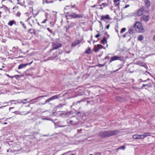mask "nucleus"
Wrapping results in <instances>:
<instances>
[{"label":"nucleus","mask_w":155,"mask_h":155,"mask_svg":"<svg viewBox=\"0 0 155 155\" xmlns=\"http://www.w3.org/2000/svg\"><path fill=\"white\" fill-rule=\"evenodd\" d=\"M118 130H108L105 131H101L99 133V136L101 137H105L114 135L119 133Z\"/></svg>","instance_id":"obj_1"},{"label":"nucleus","mask_w":155,"mask_h":155,"mask_svg":"<svg viewBox=\"0 0 155 155\" xmlns=\"http://www.w3.org/2000/svg\"><path fill=\"white\" fill-rule=\"evenodd\" d=\"M135 29L136 31L138 32H143L144 31V29L142 24L140 22H137L134 25Z\"/></svg>","instance_id":"obj_2"},{"label":"nucleus","mask_w":155,"mask_h":155,"mask_svg":"<svg viewBox=\"0 0 155 155\" xmlns=\"http://www.w3.org/2000/svg\"><path fill=\"white\" fill-rule=\"evenodd\" d=\"M1 4L2 6H5L9 7H12L13 3L11 0H3L2 1Z\"/></svg>","instance_id":"obj_3"},{"label":"nucleus","mask_w":155,"mask_h":155,"mask_svg":"<svg viewBox=\"0 0 155 155\" xmlns=\"http://www.w3.org/2000/svg\"><path fill=\"white\" fill-rule=\"evenodd\" d=\"M123 58L122 57L119 56L117 55L114 56L110 58V62H111L112 61H114L117 60H119L120 61H122Z\"/></svg>","instance_id":"obj_4"},{"label":"nucleus","mask_w":155,"mask_h":155,"mask_svg":"<svg viewBox=\"0 0 155 155\" xmlns=\"http://www.w3.org/2000/svg\"><path fill=\"white\" fill-rule=\"evenodd\" d=\"M70 9L71 11L74 12L75 10H77V8L75 6V5L67 6L64 8L65 10Z\"/></svg>","instance_id":"obj_5"},{"label":"nucleus","mask_w":155,"mask_h":155,"mask_svg":"<svg viewBox=\"0 0 155 155\" xmlns=\"http://www.w3.org/2000/svg\"><path fill=\"white\" fill-rule=\"evenodd\" d=\"M60 96V95H57L54 96H53L51 97L50 98L46 100L45 101V103L49 102L51 101L58 99L59 97Z\"/></svg>","instance_id":"obj_6"},{"label":"nucleus","mask_w":155,"mask_h":155,"mask_svg":"<svg viewBox=\"0 0 155 155\" xmlns=\"http://www.w3.org/2000/svg\"><path fill=\"white\" fill-rule=\"evenodd\" d=\"M33 62L32 61L29 63H28L25 64H21L18 67V69H20L25 68L27 66L31 65Z\"/></svg>","instance_id":"obj_7"},{"label":"nucleus","mask_w":155,"mask_h":155,"mask_svg":"<svg viewBox=\"0 0 155 155\" xmlns=\"http://www.w3.org/2000/svg\"><path fill=\"white\" fill-rule=\"evenodd\" d=\"M70 16L74 18H82L83 16V15L82 14H77L74 13H72L71 14Z\"/></svg>","instance_id":"obj_8"},{"label":"nucleus","mask_w":155,"mask_h":155,"mask_svg":"<svg viewBox=\"0 0 155 155\" xmlns=\"http://www.w3.org/2000/svg\"><path fill=\"white\" fill-rule=\"evenodd\" d=\"M150 18L149 15H143L140 18L141 21H144L145 22L147 21Z\"/></svg>","instance_id":"obj_9"},{"label":"nucleus","mask_w":155,"mask_h":155,"mask_svg":"<svg viewBox=\"0 0 155 155\" xmlns=\"http://www.w3.org/2000/svg\"><path fill=\"white\" fill-rule=\"evenodd\" d=\"M144 11V8H142L139 9L137 12H136V15L138 16H140L142 15L143 13V12Z\"/></svg>","instance_id":"obj_10"},{"label":"nucleus","mask_w":155,"mask_h":155,"mask_svg":"<svg viewBox=\"0 0 155 155\" xmlns=\"http://www.w3.org/2000/svg\"><path fill=\"white\" fill-rule=\"evenodd\" d=\"M110 20L111 19L109 16V15H102L101 17V20H104L105 21V20Z\"/></svg>","instance_id":"obj_11"},{"label":"nucleus","mask_w":155,"mask_h":155,"mask_svg":"<svg viewBox=\"0 0 155 155\" xmlns=\"http://www.w3.org/2000/svg\"><path fill=\"white\" fill-rule=\"evenodd\" d=\"M135 29L134 26L130 27L129 29V33L130 34H133L135 32Z\"/></svg>","instance_id":"obj_12"},{"label":"nucleus","mask_w":155,"mask_h":155,"mask_svg":"<svg viewBox=\"0 0 155 155\" xmlns=\"http://www.w3.org/2000/svg\"><path fill=\"white\" fill-rule=\"evenodd\" d=\"M61 46V45L58 43H54L53 47L54 49H57Z\"/></svg>","instance_id":"obj_13"},{"label":"nucleus","mask_w":155,"mask_h":155,"mask_svg":"<svg viewBox=\"0 0 155 155\" xmlns=\"http://www.w3.org/2000/svg\"><path fill=\"white\" fill-rule=\"evenodd\" d=\"M65 121H59L58 122V127H64L67 126L66 124L62 125L61 124H64Z\"/></svg>","instance_id":"obj_14"},{"label":"nucleus","mask_w":155,"mask_h":155,"mask_svg":"<svg viewBox=\"0 0 155 155\" xmlns=\"http://www.w3.org/2000/svg\"><path fill=\"white\" fill-rule=\"evenodd\" d=\"M142 134L137 135L135 134L133 135V137L134 139H143Z\"/></svg>","instance_id":"obj_15"},{"label":"nucleus","mask_w":155,"mask_h":155,"mask_svg":"<svg viewBox=\"0 0 155 155\" xmlns=\"http://www.w3.org/2000/svg\"><path fill=\"white\" fill-rule=\"evenodd\" d=\"M135 63L136 64L142 66L144 64V63L141 61H137Z\"/></svg>","instance_id":"obj_16"},{"label":"nucleus","mask_w":155,"mask_h":155,"mask_svg":"<svg viewBox=\"0 0 155 155\" xmlns=\"http://www.w3.org/2000/svg\"><path fill=\"white\" fill-rule=\"evenodd\" d=\"M144 2L145 4V6L148 8L150 7V2L148 0H145Z\"/></svg>","instance_id":"obj_17"},{"label":"nucleus","mask_w":155,"mask_h":155,"mask_svg":"<svg viewBox=\"0 0 155 155\" xmlns=\"http://www.w3.org/2000/svg\"><path fill=\"white\" fill-rule=\"evenodd\" d=\"M80 43V42L79 40H76L72 43V46L73 47H75V46L78 45Z\"/></svg>","instance_id":"obj_18"},{"label":"nucleus","mask_w":155,"mask_h":155,"mask_svg":"<svg viewBox=\"0 0 155 155\" xmlns=\"http://www.w3.org/2000/svg\"><path fill=\"white\" fill-rule=\"evenodd\" d=\"M16 22L14 20L11 21L8 23V25L10 26H12L13 24L16 25Z\"/></svg>","instance_id":"obj_19"},{"label":"nucleus","mask_w":155,"mask_h":155,"mask_svg":"<svg viewBox=\"0 0 155 155\" xmlns=\"http://www.w3.org/2000/svg\"><path fill=\"white\" fill-rule=\"evenodd\" d=\"M13 12L14 13V14H15V13L19 11L18 7L17 6H15V7H13Z\"/></svg>","instance_id":"obj_20"},{"label":"nucleus","mask_w":155,"mask_h":155,"mask_svg":"<svg viewBox=\"0 0 155 155\" xmlns=\"http://www.w3.org/2000/svg\"><path fill=\"white\" fill-rule=\"evenodd\" d=\"M150 133L149 132L145 133L143 134H142L143 139H144L145 137L148 136H150Z\"/></svg>","instance_id":"obj_21"},{"label":"nucleus","mask_w":155,"mask_h":155,"mask_svg":"<svg viewBox=\"0 0 155 155\" xmlns=\"http://www.w3.org/2000/svg\"><path fill=\"white\" fill-rule=\"evenodd\" d=\"M29 33H31V34H33L34 33L35 35H36V32L35 31V30L34 29H30L28 31Z\"/></svg>","instance_id":"obj_22"},{"label":"nucleus","mask_w":155,"mask_h":155,"mask_svg":"<svg viewBox=\"0 0 155 155\" xmlns=\"http://www.w3.org/2000/svg\"><path fill=\"white\" fill-rule=\"evenodd\" d=\"M145 86H147L148 87H151L152 86V85L151 84V83H150L148 84H143L142 85V87H141V89H143L144 87Z\"/></svg>","instance_id":"obj_23"},{"label":"nucleus","mask_w":155,"mask_h":155,"mask_svg":"<svg viewBox=\"0 0 155 155\" xmlns=\"http://www.w3.org/2000/svg\"><path fill=\"white\" fill-rule=\"evenodd\" d=\"M1 8H3L6 11H9L11 8L5 6H2V7H1Z\"/></svg>","instance_id":"obj_24"},{"label":"nucleus","mask_w":155,"mask_h":155,"mask_svg":"<svg viewBox=\"0 0 155 155\" xmlns=\"http://www.w3.org/2000/svg\"><path fill=\"white\" fill-rule=\"evenodd\" d=\"M125 148V147L124 146H122L120 147H119L117 148V151H118V150H119L120 149H121V150H124Z\"/></svg>","instance_id":"obj_25"},{"label":"nucleus","mask_w":155,"mask_h":155,"mask_svg":"<svg viewBox=\"0 0 155 155\" xmlns=\"http://www.w3.org/2000/svg\"><path fill=\"white\" fill-rule=\"evenodd\" d=\"M116 100L119 101H121L122 99L119 96L117 97H116Z\"/></svg>","instance_id":"obj_26"},{"label":"nucleus","mask_w":155,"mask_h":155,"mask_svg":"<svg viewBox=\"0 0 155 155\" xmlns=\"http://www.w3.org/2000/svg\"><path fill=\"white\" fill-rule=\"evenodd\" d=\"M143 39V37L142 35H140L138 38V40L139 41H142Z\"/></svg>","instance_id":"obj_27"},{"label":"nucleus","mask_w":155,"mask_h":155,"mask_svg":"<svg viewBox=\"0 0 155 155\" xmlns=\"http://www.w3.org/2000/svg\"><path fill=\"white\" fill-rule=\"evenodd\" d=\"M102 43L103 44H105L107 43V41L105 38H103V39L101 40Z\"/></svg>","instance_id":"obj_28"},{"label":"nucleus","mask_w":155,"mask_h":155,"mask_svg":"<svg viewBox=\"0 0 155 155\" xmlns=\"http://www.w3.org/2000/svg\"><path fill=\"white\" fill-rule=\"evenodd\" d=\"M32 21L34 24L36 23H37L38 24H39L38 20L36 19L35 18H34V19L32 20Z\"/></svg>","instance_id":"obj_29"},{"label":"nucleus","mask_w":155,"mask_h":155,"mask_svg":"<svg viewBox=\"0 0 155 155\" xmlns=\"http://www.w3.org/2000/svg\"><path fill=\"white\" fill-rule=\"evenodd\" d=\"M85 53L87 54H89L91 53V49L90 48H88V49L86 51Z\"/></svg>","instance_id":"obj_30"},{"label":"nucleus","mask_w":155,"mask_h":155,"mask_svg":"<svg viewBox=\"0 0 155 155\" xmlns=\"http://www.w3.org/2000/svg\"><path fill=\"white\" fill-rule=\"evenodd\" d=\"M56 0H46V2L47 3H52Z\"/></svg>","instance_id":"obj_31"},{"label":"nucleus","mask_w":155,"mask_h":155,"mask_svg":"<svg viewBox=\"0 0 155 155\" xmlns=\"http://www.w3.org/2000/svg\"><path fill=\"white\" fill-rule=\"evenodd\" d=\"M100 50V48L97 47L94 50V51L95 52H98Z\"/></svg>","instance_id":"obj_32"},{"label":"nucleus","mask_w":155,"mask_h":155,"mask_svg":"<svg viewBox=\"0 0 155 155\" xmlns=\"http://www.w3.org/2000/svg\"><path fill=\"white\" fill-rule=\"evenodd\" d=\"M103 8L101 7V5H97V7L96 8L97 9H102Z\"/></svg>","instance_id":"obj_33"},{"label":"nucleus","mask_w":155,"mask_h":155,"mask_svg":"<svg viewBox=\"0 0 155 155\" xmlns=\"http://www.w3.org/2000/svg\"><path fill=\"white\" fill-rule=\"evenodd\" d=\"M120 2H117V3H114V5L115 7L118 6L120 5Z\"/></svg>","instance_id":"obj_34"},{"label":"nucleus","mask_w":155,"mask_h":155,"mask_svg":"<svg viewBox=\"0 0 155 155\" xmlns=\"http://www.w3.org/2000/svg\"><path fill=\"white\" fill-rule=\"evenodd\" d=\"M20 23L22 24V26L25 29H26V26L24 23H23L21 21Z\"/></svg>","instance_id":"obj_35"},{"label":"nucleus","mask_w":155,"mask_h":155,"mask_svg":"<svg viewBox=\"0 0 155 155\" xmlns=\"http://www.w3.org/2000/svg\"><path fill=\"white\" fill-rule=\"evenodd\" d=\"M126 30V28H122L121 30V31H120V33H122L123 32H124Z\"/></svg>","instance_id":"obj_36"},{"label":"nucleus","mask_w":155,"mask_h":155,"mask_svg":"<svg viewBox=\"0 0 155 155\" xmlns=\"http://www.w3.org/2000/svg\"><path fill=\"white\" fill-rule=\"evenodd\" d=\"M17 13L16 15V16L17 17H19L20 16V15H21V14L18 11V12H16Z\"/></svg>","instance_id":"obj_37"},{"label":"nucleus","mask_w":155,"mask_h":155,"mask_svg":"<svg viewBox=\"0 0 155 155\" xmlns=\"http://www.w3.org/2000/svg\"><path fill=\"white\" fill-rule=\"evenodd\" d=\"M101 5H103L104 6V7H106L108 5V4H107V3H102Z\"/></svg>","instance_id":"obj_38"},{"label":"nucleus","mask_w":155,"mask_h":155,"mask_svg":"<svg viewBox=\"0 0 155 155\" xmlns=\"http://www.w3.org/2000/svg\"><path fill=\"white\" fill-rule=\"evenodd\" d=\"M75 25V24L74 23H71V25L69 26V27H72Z\"/></svg>","instance_id":"obj_39"},{"label":"nucleus","mask_w":155,"mask_h":155,"mask_svg":"<svg viewBox=\"0 0 155 155\" xmlns=\"http://www.w3.org/2000/svg\"><path fill=\"white\" fill-rule=\"evenodd\" d=\"M97 47H98L99 48V47H100L101 48H103V46L100 44L97 45Z\"/></svg>","instance_id":"obj_40"},{"label":"nucleus","mask_w":155,"mask_h":155,"mask_svg":"<svg viewBox=\"0 0 155 155\" xmlns=\"http://www.w3.org/2000/svg\"><path fill=\"white\" fill-rule=\"evenodd\" d=\"M142 66L144 67L146 69H147L148 68L147 66L146 65V64L145 63L143 64V66Z\"/></svg>","instance_id":"obj_41"},{"label":"nucleus","mask_w":155,"mask_h":155,"mask_svg":"<svg viewBox=\"0 0 155 155\" xmlns=\"http://www.w3.org/2000/svg\"><path fill=\"white\" fill-rule=\"evenodd\" d=\"M62 105H62L61 104H59V105H58L57 107L58 108H60V107H61L62 106Z\"/></svg>","instance_id":"obj_42"},{"label":"nucleus","mask_w":155,"mask_h":155,"mask_svg":"<svg viewBox=\"0 0 155 155\" xmlns=\"http://www.w3.org/2000/svg\"><path fill=\"white\" fill-rule=\"evenodd\" d=\"M120 0H113L114 3H117V2H119Z\"/></svg>","instance_id":"obj_43"},{"label":"nucleus","mask_w":155,"mask_h":155,"mask_svg":"<svg viewBox=\"0 0 155 155\" xmlns=\"http://www.w3.org/2000/svg\"><path fill=\"white\" fill-rule=\"evenodd\" d=\"M100 36V34L99 33V34H97L95 36V37L96 38H98Z\"/></svg>","instance_id":"obj_44"},{"label":"nucleus","mask_w":155,"mask_h":155,"mask_svg":"<svg viewBox=\"0 0 155 155\" xmlns=\"http://www.w3.org/2000/svg\"><path fill=\"white\" fill-rule=\"evenodd\" d=\"M128 34V33H127L124 35H123V36L124 37V38H125L127 36V35Z\"/></svg>","instance_id":"obj_45"},{"label":"nucleus","mask_w":155,"mask_h":155,"mask_svg":"<svg viewBox=\"0 0 155 155\" xmlns=\"http://www.w3.org/2000/svg\"><path fill=\"white\" fill-rule=\"evenodd\" d=\"M110 25H107L106 26V28H107V29H108L110 27Z\"/></svg>","instance_id":"obj_46"},{"label":"nucleus","mask_w":155,"mask_h":155,"mask_svg":"<svg viewBox=\"0 0 155 155\" xmlns=\"http://www.w3.org/2000/svg\"><path fill=\"white\" fill-rule=\"evenodd\" d=\"M104 64H99V66H100V67H103L104 66Z\"/></svg>","instance_id":"obj_47"},{"label":"nucleus","mask_w":155,"mask_h":155,"mask_svg":"<svg viewBox=\"0 0 155 155\" xmlns=\"http://www.w3.org/2000/svg\"><path fill=\"white\" fill-rule=\"evenodd\" d=\"M47 20V19H45L44 21L41 22V23H45Z\"/></svg>","instance_id":"obj_48"},{"label":"nucleus","mask_w":155,"mask_h":155,"mask_svg":"<svg viewBox=\"0 0 155 155\" xmlns=\"http://www.w3.org/2000/svg\"><path fill=\"white\" fill-rule=\"evenodd\" d=\"M97 6V5H95L93 6H91V8H94V7H96V8Z\"/></svg>","instance_id":"obj_49"},{"label":"nucleus","mask_w":155,"mask_h":155,"mask_svg":"<svg viewBox=\"0 0 155 155\" xmlns=\"http://www.w3.org/2000/svg\"><path fill=\"white\" fill-rule=\"evenodd\" d=\"M47 29L50 32H51V33H52V31H51V30L50 29V28H47Z\"/></svg>","instance_id":"obj_50"},{"label":"nucleus","mask_w":155,"mask_h":155,"mask_svg":"<svg viewBox=\"0 0 155 155\" xmlns=\"http://www.w3.org/2000/svg\"><path fill=\"white\" fill-rule=\"evenodd\" d=\"M130 5H126L124 7V8H127Z\"/></svg>","instance_id":"obj_51"},{"label":"nucleus","mask_w":155,"mask_h":155,"mask_svg":"<svg viewBox=\"0 0 155 155\" xmlns=\"http://www.w3.org/2000/svg\"><path fill=\"white\" fill-rule=\"evenodd\" d=\"M109 58V57L107 56H106L105 57L104 59H107L108 58Z\"/></svg>","instance_id":"obj_52"},{"label":"nucleus","mask_w":155,"mask_h":155,"mask_svg":"<svg viewBox=\"0 0 155 155\" xmlns=\"http://www.w3.org/2000/svg\"><path fill=\"white\" fill-rule=\"evenodd\" d=\"M99 23H100V26H103V25H102V23H101V21H99Z\"/></svg>","instance_id":"obj_53"},{"label":"nucleus","mask_w":155,"mask_h":155,"mask_svg":"<svg viewBox=\"0 0 155 155\" xmlns=\"http://www.w3.org/2000/svg\"><path fill=\"white\" fill-rule=\"evenodd\" d=\"M20 75H15V77H17L18 78L19 77Z\"/></svg>","instance_id":"obj_54"},{"label":"nucleus","mask_w":155,"mask_h":155,"mask_svg":"<svg viewBox=\"0 0 155 155\" xmlns=\"http://www.w3.org/2000/svg\"><path fill=\"white\" fill-rule=\"evenodd\" d=\"M71 52L70 51H67V52H65V53H70V52Z\"/></svg>","instance_id":"obj_55"},{"label":"nucleus","mask_w":155,"mask_h":155,"mask_svg":"<svg viewBox=\"0 0 155 155\" xmlns=\"http://www.w3.org/2000/svg\"><path fill=\"white\" fill-rule=\"evenodd\" d=\"M21 102H22L23 103V104H25L27 102H23L22 101H21Z\"/></svg>","instance_id":"obj_56"},{"label":"nucleus","mask_w":155,"mask_h":155,"mask_svg":"<svg viewBox=\"0 0 155 155\" xmlns=\"http://www.w3.org/2000/svg\"><path fill=\"white\" fill-rule=\"evenodd\" d=\"M70 122L72 124L73 122V121L72 120H70Z\"/></svg>","instance_id":"obj_57"},{"label":"nucleus","mask_w":155,"mask_h":155,"mask_svg":"<svg viewBox=\"0 0 155 155\" xmlns=\"http://www.w3.org/2000/svg\"><path fill=\"white\" fill-rule=\"evenodd\" d=\"M153 39L154 41H155V35L153 37Z\"/></svg>","instance_id":"obj_58"},{"label":"nucleus","mask_w":155,"mask_h":155,"mask_svg":"<svg viewBox=\"0 0 155 155\" xmlns=\"http://www.w3.org/2000/svg\"><path fill=\"white\" fill-rule=\"evenodd\" d=\"M149 79H148L147 80H145V81H142L143 82H146Z\"/></svg>","instance_id":"obj_59"},{"label":"nucleus","mask_w":155,"mask_h":155,"mask_svg":"<svg viewBox=\"0 0 155 155\" xmlns=\"http://www.w3.org/2000/svg\"><path fill=\"white\" fill-rule=\"evenodd\" d=\"M62 51H60L59 52V53L60 54H61V53H62Z\"/></svg>","instance_id":"obj_60"},{"label":"nucleus","mask_w":155,"mask_h":155,"mask_svg":"<svg viewBox=\"0 0 155 155\" xmlns=\"http://www.w3.org/2000/svg\"><path fill=\"white\" fill-rule=\"evenodd\" d=\"M7 124V123H6V122H5L4 123V124Z\"/></svg>","instance_id":"obj_61"},{"label":"nucleus","mask_w":155,"mask_h":155,"mask_svg":"<svg viewBox=\"0 0 155 155\" xmlns=\"http://www.w3.org/2000/svg\"><path fill=\"white\" fill-rule=\"evenodd\" d=\"M27 99H25L24 100V101H27Z\"/></svg>","instance_id":"obj_62"},{"label":"nucleus","mask_w":155,"mask_h":155,"mask_svg":"<svg viewBox=\"0 0 155 155\" xmlns=\"http://www.w3.org/2000/svg\"><path fill=\"white\" fill-rule=\"evenodd\" d=\"M48 14L47 13H46V14H45V16H47V15Z\"/></svg>","instance_id":"obj_63"},{"label":"nucleus","mask_w":155,"mask_h":155,"mask_svg":"<svg viewBox=\"0 0 155 155\" xmlns=\"http://www.w3.org/2000/svg\"><path fill=\"white\" fill-rule=\"evenodd\" d=\"M81 101H78L77 102V103H80L81 102Z\"/></svg>","instance_id":"obj_64"}]
</instances>
